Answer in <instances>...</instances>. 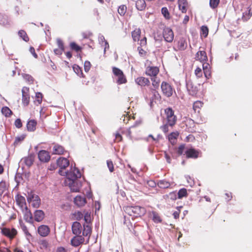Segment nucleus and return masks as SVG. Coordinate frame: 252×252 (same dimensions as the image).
<instances>
[{"label": "nucleus", "instance_id": "8", "mask_svg": "<svg viewBox=\"0 0 252 252\" xmlns=\"http://www.w3.org/2000/svg\"><path fill=\"white\" fill-rule=\"evenodd\" d=\"M163 37L166 42H172L174 38V33L172 30L169 28H165L163 31Z\"/></svg>", "mask_w": 252, "mask_h": 252}, {"label": "nucleus", "instance_id": "16", "mask_svg": "<svg viewBox=\"0 0 252 252\" xmlns=\"http://www.w3.org/2000/svg\"><path fill=\"white\" fill-rule=\"evenodd\" d=\"M82 233V236H83V237H88V240H89L92 233V228L89 224H83V230Z\"/></svg>", "mask_w": 252, "mask_h": 252}, {"label": "nucleus", "instance_id": "64", "mask_svg": "<svg viewBox=\"0 0 252 252\" xmlns=\"http://www.w3.org/2000/svg\"><path fill=\"white\" fill-rule=\"evenodd\" d=\"M36 195L35 194H29V196L27 197V201L28 202L31 203L32 202V201L35 198V196H36Z\"/></svg>", "mask_w": 252, "mask_h": 252}, {"label": "nucleus", "instance_id": "43", "mask_svg": "<svg viewBox=\"0 0 252 252\" xmlns=\"http://www.w3.org/2000/svg\"><path fill=\"white\" fill-rule=\"evenodd\" d=\"M131 36L134 41H138L140 36V31L138 30L132 32Z\"/></svg>", "mask_w": 252, "mask_h": 252}, {"label": "nucleus", "instance_id": "15", "mask_svg": "<svg viewBox=\"0 0 252 252\" xmlns=\"http://www.w3.org/2000/svg\"><path fill=\"white\" fill-rule=\"evenodd\" d=\"M159 72L158 68L156 66L148 67L146 71V74L150 76L156 77Z\"/></svg>", "mask_w": 252, "mask_h": 252}, {"label": "nucleus", "instance_id": "27", "mask_svg": "<svg viewBox=\"0 0 252 252\" xmlns=\"http://www.w3.org/2000/svg\"><path fill=\"white\" fill-rule=\"evenodd\" d=\"M187 47V43L186 40L181 37L179 39L178 41V48L179 50L184 51L185 50Z\"/></svg>", "mask_w": 252, "mask_h": 252}, {"label": "nucleus", "instance_id": "45", "mask_svg": "<svg viewBox=\"0 0 252 252\" xmlns=\"http://www.w3.org/2000/svg\"><path fill=\"white\" fill-rule=\"evenodd\" d=\"M70 47L72 50H74L76 52H79V51H81L82 49V48L80 46H79V45H78L74 42H72L70 43Z\"/></svg>", "mask_w": 252, "mask_h": 252}, {"label": "nucleus", "instance_id": "21", "mask_svg": "<svg viewBox=\"0 0 252 252\" xmlns=\"http://www.w3.org/2000/svg\"><path fill=\"white\" fill-rule=\"evenodd\" d=\"M251 5L247 8V10L243 13L242 20L246 22L249 20L252 15Z\"/></svg>", "mask_w": 252, "mask_h": 252}, {"label": "nucleus", "instance_id": "31", "mask_svg": "<svg viewBox=\"0 0 252 252\" xmlns=\"http://www.w3.org/2000/svg\"><path fill=\"white\" fill-rule=\"evenodd\" d=\"M178 133L177 132H171L168 135V140L172 144L174 145L177 141Z\"/></svg>", "mask_w": 252, "mask_h": 252}, {"label": "nucleus", "instance_id": "33", "mask_svg": "<svg viewBox=\"0 0 252 252\" xmlns=\"http://www.w3.org/2000/svg\"><path fill=\"white\" fill-rule=\"evenodd\" d=\"M0 24L5 26L10 25L7 16L0 14Z\"/></svg>", "mask_w": 252, "mask_h": 252}, {"label": "nucleus", "instance_id": "7", "mask_svg": "<svg viewBox=\"0 0 252 252\" xmlns=\"http://www.w3.org/2000/svg\"><path fill=\"white\" fill-rule=\"evenodd\" d=\"M1 232L2 235L11 239H13L17 233V230L14 228L10 229L6 227H3L1 228Z\"/></svg>", "mask_w": 252, "mask_h": 252}, {"label": "nucleus", "instance_id": "20", "mask_svg": "<svg viewBox=\"0 0 252 252\" xmlns=\"http://www.w3.org/2000/svg\"><path fill=\"white\" fill-rule=\"evenodd\" d=\"M171 185H172V183L166 181L165 179L158 180L157 182L158 186L162 189H168L170 188Z\"/></svg>", "mask_w": 252, "mask_h": 252}, {"label": "nucleus", "instance_id": "42", "mask_svg": "<svg viewBox=\"0 0 252 252\" xmlns=\"http://www.w3.org/2000/svg\"><path fill=\"white\" fill-rule=\"evenodd\" d=\"M18 35L25 41L27 42L29 40V38L26 32L24 30H20L18 32Z\"/></svg>", "mask_w": 252, "mask_h": 252}, {"label": "nucleus", "instance_id": "18", "mask_svg": "<svg viewBox=\"0 0 252 252\" xmlns=\"http://www.w3.org/2000/svg\"><path fill=\"white\" fill-rule=\"evenodd\" d=\"M45 214L42 210H36L34 212V220L36 221L39 222L42 221L44 218Z\"/></svg>", "mask_w": 252, "mask_h": 252}, {"label": "nucleus", "instance_id": "9", "mask_svg": "<svg viewBox=\"0 0 252 252\" xmlns=\"http://www.w3.org/2000/svg\"><path fill=\"white\" fill-rule=\"evenodd\" d=\"M29 89L28 87H24L22 90V103L24 106H28L30 102V94L29 93Z\"/></svg>", "mask_w": 252, "mask_h": 252}, {"label": "nucleus", "instance_id": "36", "mask_svg": "<svg viewBox=\"0 0 252 252\" xmlns=\"http://www.w3.org/2000/svg\"><path fill=\"white\" fill-rule=\"evenodd\" d=\"M73 69L77 75L80 77H83V73L82 68L78 65L74 64L73 66Z\"/></svg>", "mask_w": 252, "mask_h": 252}, {"label": "nucleus", "instance_id": "10", "mask_svg": "<svg viewBox=\"0 0 252 252\" xmlns=\"http://www.w3.org/2000/svg\"><path fill=\"white\" fill-rule=\"evenodd\" d=\"M35 156L34 154H30L27 157L22 158L20 163L24 164L28 168L30 167L33 163Z\"/></svg>", "mask_w": 252, "mask_h": 252}, {"label": "nucleus", "instance_id": "46", "mask_svg": "<svg viewBox=\"0 0 252 252\" xmlns=\"http://www.w3.org/2000/svg\"><path fill=\"white\" fill-rule=\"evenodd\" d=\"M43 95L42 93L40 92H37L35 94V102H37L38 104H40L42 101Z\"/></svg>", "mask_w": 252, "mask_h": 252}, {"label": "nucleus", "instance_id": "14", "mask_svg": "<svg viewBox=\"0 0 252 252\" xmlns=\"http://www.w3.org/2000/svg\"><path fill=\"white\" fill-rule=\"evenodd\" d=\"M37 230L38 234L42 237L48 236L50 232L49 226L46 225H41L39 226Z\"/></svg>", "mask_w": 252, "mask_h": 252}, {"label": "nucleus", "instance_id": "44", "mask_svg": "<svg viewBox=\"0 0 252 252\" xmlns=\"http://www.w3.org/2000/svg\"><path fill=\"white\" fill-rule=\"evenodd\" d=\"M161 13L166 19H169L170 18V14L167 7H163L161 8Z\"/></svg>", "mask_w": 252, "mask_h": 252}, {"label": "nucleus", "instance_id": "61", "mask_svg": "<svg viewBox=\"0 0 252 252\" xmlns=\"http://www.w3.org/2000/svg\"><path fill=\"white\" fill-rule=\"evenodd\" d=\"M152 93L153 94V97L152 98L154 97L155 99H158L160 98L159 94H158V92L156 90V89L153 90Z\"/></svg>", "mask_w": 252, "mask_h": 252}, {"label": "nucleus", "instance_id": "19", "mask_svg": "<svg viewBox=\"0 0 252 252\" xmlns=\"http://www.w3.org/2000/svg\"><path fill=\"white\" fill-rule=\"evenodd\" d=\"M185 153L188 158H197L198 157L199 152L194 149L190 148L187 150Z\"/></svg>", "mask_w": 252, "mask_h": 252}, {"label": "nucleus", "instance_id": "49", "mask_svg": "<svg viewBox=\"0 0 252 252\" xmlns=\"http://www.w3.org/2000/svg\"><path fill=\"white\" fill-rule=\"evenodd\" d=\"M169 198L172 201H175L178 198L177 194L176 191L170 192L169 193Z\"/></svg>", "mask_w": 252, "mask_h": 252}, {"label": "nucleus", "instance_id": "59", "mask_svg": "<svg viewBox=\"0 0 252 252\" xmlns=\"http://www.w3.org/2000/svg\"><path fill=\"white\" fill-rule=\"evenodd\" d=\"M184 149H185L184 145H181L178 147L177 151L178 155L180 156L183 154Z\"/></svg>", "mask_w": 252, "mask_h": 252}, {"label": "nucleus", "instance_id": "62", "mask_svg": "<svg viewBox=\"0 0 252 252\" xmlns=\"http://www.w3.org/2000/svg\"><path fill=\"white\" fill-rule=\"evenodd\" d=\"M84 220L85 221V223L84 224H89L91 222V217L90 215H88L87 214H86L84 216Z\"/></svg>", "mask_w": 252, "mask_h": 252}, {"label": "nucleus", "instance_id": "11", "mask_svg": "<svg viewBox=\"0 0 252 252\" xmlns=\"http://www.w3.org/2000/svg\"><path fill=\"white\" fill-rule=\"evenodd\" d=\"M38 158L41 162H47L49 161L51 157L48 151L40 150L38 153Z\"/></svg>", "mask_w": 252, "mask_h": 252}, {"label": "nucleus", "instance_id": "22", "mask_svg": "<svg viewBox=\"0 0 252 252\" xmlns=\"http://www.w3.org/2000/svg\"><path fill=\"white\" fill-rule=\"evenodd\" d=\"M24 220L30 223H33L32 215L30 210L28 209L27 207L25 208V212L24 215Z\"/></svg>", "mask_w": 252, "mask_h": 252}, {"label": "nucleus", "instance_id": "24", "mask_svg": "<svg viewBox=\"0 0 252 252\" xmlns=\"http://www.w3.org/2000/svg\"><path fill=\"white\" fill-rule=\"evenodd\" d=\"M37 122L35 120H30L27 124V128L29 131H34L36 129Z\"/></svg>", "mask_w": 252, "mask_h": 252}, {"label": "nucleus", "instance_id": "26", "mask_svg": "<svg viewBox=\"0 0 252 252\" xmlns=\"http://www.w3.org/2000/svg\"><path fill=\"white\" fill-rule=\"evenodd\" d=\"M196 58L201 62H207L208 61L206 53L204 51H198L196 54Z\"/></svg>", "mask_w": 252, "mask_h": 252}, {"label": "nucleus", "instance_id": "41", "mask_svg": "<svg viewBox=\"0 0 252 252\" xmlns=\"http://www.w3.org/2000/svg\"><path fill=\"white\" fill-rule=\"evenodd\" d=\"M209 30L207 26H202L201 27L200 34L202 36L206 38L208 34Z\"/></svg>", "mask_w": 252, "mask_h": 252}, {"label": "nucleus", "instance_id": "35", "mask_svg": "<svg viewBox=\"0 0 252 252\" xmlns=\"http://www.w3.org/2000/svg\"><path fill=\"white\" fill-rule=\"evenodd\" d=\"M1 113L6 117H9L12 114V111L7 106H4L2 108Z\"/></svg>", "mask_w": 252, "mask_h": 252}, {"label": "nucleus", "instance_id": "5", "mask_svg": "<svg viewBox=\"0 0 252 252\" xmlns=\"http://www.w3.org/2000/svg\"><path fill=\"white\" fill-rule=\"evenodd\" d=\"M186 87L190 95L193 96L197 94L198 92L197 87L194 85L191 79H186Z\"/></svg>", "mask_w": 252, "mask_h": 252}, {"label": "nucleus", "instance_id": "17", "mask_svg": "<svg viewBox=\"0 0 252 252\" xmlns=\"http://www.w3.org/2000/svg\"><path fill=\"white\" fill-rule=\"evenodd\" d=\"M74 203L78 207H82L86 203V198L81 195H77L74 199Z\"/></svg>", "mask_w": 252, "mask_h": 252}, {"label": "nucleus", "instance_id": "6", "mask_svg": "<svg viewBox=\"0 0 252 252\" xmlns=\"http://www.w3.org/2000/svg\"><path fill=\"white\" fill-rule=\"evenodd\" d=\"M161 89L163 94L167 97H170L172 95L173 88L168 83L163 82L161 85Z\"/></svg>", "mask_w": 252, "mask_h": 252}, {"label": "nucleus", "instance_id": "52", "mask_svg": "<svg viewBox=\"0 0 252 252\" xmlns=\"http://www.w3.org/2000/svg\"><path fill=\"white\" fill-rule=\"evenodd\" d=\"M21 226L22 230L23 231L25 234L26 235V236L27 237L32 236L31 234L29 232L28 228L27 227V226L25 225H24V224H21Z\"/></svg>", "mask_w": 252, "mask_h": 252}, {"label": "nucleus", "instance_id": "60", "mask_svg": "<svg viewBox=\"0 0 252 252\" xmlns=\"http://www.w3.org/2000/svg\"><path fill=\"white\" fill-rule=\"evenodd\" d=\"M98 41L100 44H101L102 46L103 45V43L105 42V41H106V40L105 39L104 36L99 34L98 35Z\"/></svg>", "mask_w": 252, "mask_h": 252}, {"label": "nucleus", "instance_id": "55", "mask_svg": "<svg viewBox=\"0 0 252 252\" xmlns=\"http://www.w3.org/2000/svg\"><path fill=\"white\" fill-rule=\"evenodd\" d=\"M107 165L110 172L114 171V166L113 162L111 160H108L107 161Z\"/></svg>", "mask_w": 252, "mask_h": 252}, {"label": "nucleus", "instance_id": "23", "mask_svg": "<svg viewBox=\"0 0 252 252\" xmlns=\"http://www.w3.org/2000/svg\"><path fill=\"white\" fill-rule=\"evenodd\" d=\"M64 151V148L58 144H55L53 148V154L55 155L63 154Z\"/></svg>", "mask_w": 252, "mask_h": 252}, {"label": "nucleus", "instance_id": "34", "mask_svg": "<svg viewBox=\"0 0 252 252\" xmlns=\"http://www.w3.org/2000/svg\"><path fill=\"white\" fill-rule=\"evenodd\" d=\"M177 194L178 199H182L184 197H187L188 194L187 190L185 188H182L179 189Z\"/></svg>", "mask_w": 252, "mask_h": 252}, {"label": "nucleus", "instance_id": "39", "mask_svg": "<svg viewBox=\"0 0 252 252\" xmlns=\"http://www.w3.org/2000/svg\"><path fill=\"white\" fill-rule=\"evenodd\" d=\"M127 10L126 5L122 4L119 6L118 8V12L121 16H124Z\"/></svg>", "mask_w": 252, "mask_h": 252}, {"label": "nucleus", "instance_id": "12", "mask_svg": "<svg viewBox=\"0 0 252 252\" xmlns=\"http://www.w3.org/2000/svg\"><path fill=\"white\" fill-rule=\"evenodd\" d=\"M85 239L82 235H75L71 239V245L77 247L84 242Z\"/></svg>", "mask_w": 252, "mask_h": 252}, {"label": "nucleus", "instance_id": "48", "mask_svg": "<svg viewBox=\"0 0 252 252\" xmlns=\"http://www.w3.org/2000/svg\"><path fill=\"white\" fill-rule=\"evenodd\" d=\"M6 189V184L5 182L1 181L0 182V196L2 194Z\"/></svg>", "mask_w": 252, "mask_h": 252}, {"label": "nucleus", "instance_id": "50", "mask_svg": "<svg viewBox=\"0 0 252 252\" xmlns=\"http://www.w3.org/2000/svg\"><path fill=\"white\" fill-rule=\"evenodd\" d=\"M25 138V135H22L20 136L16 137L14 144L15 145H18L21 141H22Z\"/></svg>", "mask_w": 252, "mask_h": 252}, {"label": "nucleus", "instance_id": "56", "mask_svg": "<svg viewBox=\"0 0 252 252\" xmlns=\"http://www.w3.org/2000/svg\"><path fill=\"white\" fill-rule=\"evenodd\" d=\"M91 63L89 61H86L84 63V70L85 72H88L91 68Z\"/></svg>", "mask_w": 252, "mask_h": 252}, {"label": "nucleus", "instance_id": "63", "mask_svg": "<svg viewBox=\"0 0 252 252\" xmlns=\"http://www.w3.org/2000/svg\"><path fill=\"white\" fill-rule=\"evenodd\" d=\"M195 74L197 77H200L202 76V70L200 68H197L195 70Z\"/></svg>", "mask_w": 252, "mask_h": 252}, {"label": "nucleus", "instance_id": "37", "mask_svg": "<svg viewBox=\"0 0 252 252\" xmlns=\"http://www.w3.org/2000/svg\"><path fill=\"white\" fill-rule=\"evenodd\" d=\"M15 198L17 203L19 206H23V205L26 203L25 197L21 195L18 194L15 196Z\"/></svg>", "mask_w": 252, "mask_h": 252}, {"label": "nucleus", "instance_id": "13", "mask_svg": "<svg viewBox=\"0 0 252 252\" xmlns=\"http://www.w3.org/2000/svg\"><path fill=\"white\" fill-rule=\"evenodd\" d=\"M71 229L72 233L75 235H81L82 227L78 221H74L72 223Z\"/></svg>", "mask_w": 252, "mask_h": 252}, {"label": "nucleus", "instance_id": "47", "mask_svg": "<svg viewBox=\"0 0 252 252\" xmlns=\"http://www.w3.org/2000/svg\"><path fill=\"white\" fill-rule=\"evenodd\" d=\"M220 2V0H210V6L213 9H215L218 7Z\"/></svg>", "mask_w": 252, "mask_h": 252}, {"label": "nucleus", "instance_id": "29", "mask_svg": "<svg viewBox=\"0 0 252 252\" xmlns=\"http://www.w3.org/2000/svg\"><path fill=\"white\" fill-rule=\"evenodd\" d=\"M135 6L137 10L139 11L143 10L146 6L145 0H137L135 3Z\"/></svg>", "mask_w": 252, "mask_h": 252}, {"label": "nucleus", "instance_id": "3", "mask_svg": "<svg viewBox=\"0 0 252 252\" xmlns=\"http://www.w3.org/2000/svg\"><path fill=\"white\" fill-rule=\"evenodd\" d=\"M112 71L114 75L118 77L116 80V83L121 85L122 84L126 83V79L124 75L123 72L119 68L116 67H113Z\"/></svg>", "mask_w": 252, "mask_h": 252}, {"label": "nucleus", "instance_id": "38", "mask_svg": "<svg viewBox=\"0 0 252 252\" xmlns=\"http://www.w3.org/2000/svg\"><path fill=\"white\" fill-rule=\"evenodd\" d=\"M32 206L34 208H38L40 205L41 200L38 195L35 196V198L32 201Z\"/></svg>", "mask_w": 252, "mask_h": 252}, {"label": "nucleus", "instance_id": "28", "mask_svg": "<svg viewBox=\"0 0 252 252\" xmlns=\"http://www.w3.org/2000/svg\"><path fill=\"white\" fill-rule=\"evenodd\" d=\"M178 4L180 9L183 13L187 12L186 7L188 5L187 0H178Z\"/></svg>", "mask_w": 252, "mask_h": 252}, {"label": "nucleus", "instance_id": "58", "mask_svg": "<svg viewBox=\"0 0 252 252\" xmlns=\"http://www.w3.org/2000/svg\"><path fill=\"white\" fill-rule=\"evenodd\" d=\"M137 50L138 51L139 54L141 57H145L146 56L147 52L143 49L141 47H138Z\"/></svg>", "mask_w": 252, "mask_h": 252}, {"label": "nucleus", "instance_id": "2", "mask_svg": "<svg viewBox=\"0 0 252 252\" xmlns=\"http://www.w3.org/2000/svg\"><path fill=\"white\" fill-rule=\"evenodd\" d=\"M126 211L129 216L134 218L143 216L146 213L145 208L139 206L127 207Z\"/></svg>", "mask_w": 252, "mask_h": 252}, {"label": "nucleus", "instance_id": "40", "mask_svg": "<svg viewBox=\"0 0 252 252\" xmlns=\"http://www.w3.org/2000/svg\"><path fill=\"white\" fill-rule=\"evenodd\" d=\"M23 78L29 83L32 84L34 81L33 78L29 74L23 73L22 74Z\"/></svg>", "mask_w": 252, "mask_h": 252}, {"label": "nucleus", "instance_id": "25", "mask_svg": "<svg viewBox=\"0 0 252 252\" xmlns=\"http://www.w3.org/2000/svg\"><path fill=\"white\" fill-rule=\"evenodd\" d=\"M136 83L141 86H145L146 85H149L150 84V81L148 78H146L144 77H138L135 80Z\"/></svg>", "mask_w": 252, "mask_h": 252}, {"label": "nucleus", "instance_id": "53", "mask_svg": "<svg viewBox=\"0 0 252 252\" xmlns=\"http://www.w3.org/2000/svg\"><path fill=\"white\" fill-rule=\"evenodd\" d=\"M202 105L203 103H202L201 101H196L193 103V108L195 111H196L197 108H200L202 106Z\"/></svg>", "mask_w": 252, "mask_h": 252}, {"label": "nucleus", "instance_id": "54", "mask_svg": "<svg viewBox=\"0 0 252 252\" xmlns=\"http://www.w3.org/2000/svg\"><path fill=\"white\" fill-rule=\"evenodd\" d=\"M57 43L59 48L61 49L62 50H64L63 43L60 38L57 39Z\"/></svg>", "mask_w": 252, "mask_h": 252}, {"label": "nucleus", "instance_id": "57", "mask_svg": "<svg viewBox=\"0 0 252 252\" xmlns=\"http://www.w3.org/2000/svg\"><path fill=\"white\" fill-rule=\"evenodd\" d=\"M14 125L15 126L18 128L22 127V123L21 120L19 118L17 119L15 121Z\"/></svg>", "mask_w": 252, "mask_h": 252}, {"label": "nucleus", "instance_id": "4", "mask_svg": "<svg viewBox=\"0 0 252 252\" xmlns=\"http://www.w3.org/2000/svg\"><path fill=\"white\" fill-rule=\"evenodd\" d=\"M165 113L166 115L167 124L170 126H174L177 121L176 116L174 115V112L170 107L165 109Z\"/></svg>", "mask_w": 252, "mask_h": 252}, {"label": "nucleus", "instance_id": "1", "mask_svg": "<svg viewBox=\"0 0 252 252\" xmlns=\"http://www.w3.org/2000/svg\"><path fill=\"white\" fill-rule=\"evenodd\" d=\"M57 163L60 167L58 171L59 174L61 176H66L71 181V183H69L70 189L74 192L79 191L81 184L77 183L76 180L81 177L80 170L75 167L72 168V165L69 170H65V168L69 165V161L65 158H59L57 160Z\"/></svg>", "mask_w": 252, "mask_h": 252}, {"label": "nucleus", "instance_id": "51", "mask_svg": "<svg viewBox=\"0 0 252 252\" xmlns=\"http://www.w3.org/2000/svg\"><path fill=\"white\" fill-rule=\"evenodd\" d=\"M151 80L152 81V85L154 88L155 89L158 88L159 86V80L157 79L156 77L152 78Z\"/></svg>", "mask_w": 252, "mask_h": 252}, {"label": "nucleus", "instance_id": "30", "mask_svg": "<svg viewBox=\"0 0 252 252\" xmlns=\"http://www.w3.org/2000/svg\"><path fill=\"white\" fill-rule=\"evenodd\" d=\"M151 217L152 219V220L154 221L155 223H160L162 221V219L160 218L159 214L155 212V211H152L150 214Z\"/></svg>", "mask_w": 252, "mask_h": 252}, {"label": "nucleus", "instance_id": "32", "mask_svg": "<svg viewBox=\"0 0 252 252\" xmlns=\"http://www.w3.org/2000/svg\"><path fill=\"white\" fill-rule=\"evenodd\" d=\"M203 63L202 66L203 69L204 73V75L206 78H209V76H210L211 73L209 71V64L206 62L205 63Z\"/></svg>", "mask_w": 252, "mask_h": 252}]
</instances>
